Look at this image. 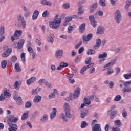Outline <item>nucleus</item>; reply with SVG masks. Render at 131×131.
I'll list each match as a JSON object with an SVG mask.
<instances>
[{
	"label": "nucleus",
	"mask_w": 131,
	"mask_h": 131,
	"mask_svg": "<svg viewBox=\"0 0 131 131\" xmlns=\"http://www.w3.org/2000/svg\"><path fill=\"white\" fill-rule=\"evenodd\" d=\"M122 111H123V113L122 114V115L123 117H124V118H126V117L127 116V112H126V111H125L124 108L123 109Z\"/></svg>",
	"instance_id": "49"
},
{
	"label": "nucleus",
	"mask_w": 131,
	"mask_h": 131,
	"mask_svg": "<svg viewBox=\"0 0 131 131\" xmlns=\"http://www.w3.org/2000/svg\"><path fill=\"white\" fill-rule=\"evenodd\" d=\"M20 57L21 58V61H22L23 63H24L26 61L25 53H22L21 55H20Z\"/></svg>",
	"instance_id": "50"
},
{
	"label": "nucleus",
	"mask_w": 131,
	"mask_h": 131,
	"mask_svg": "<svg viewBox=\"0 0 131 131\" xmlns=\"http://www.w3.org/2000/svg\"><path fill=\"white\" fill-rule=\"evenodd\" d=\"M64 111H70V107L69 106V104L68 103H65L64 104Z\"/></svg>",
	"instance_id": "37"
},
{
	"label": "nucleus",
	"mask_w": 131,
	"mask_h": 131,
	"mask_svg": "<svg viewBox=\"0 0 131 131\" xmlns=\"http://www.w3.org/2000/svg\"><path fill=\"white\" fill-rule=\"evenodd\" d=\"M66 115L64 114L60 115V117L65 122H68L69 119L68 118H71V114H70V111H65Z\"/></svg>",
	"instance_id": "4"
},
{
	"label": "nucleus",
	"mask_w": 131,
	"mask_h": 131,
	"mask_svg": "<svg viewBox=\"0 0 131 131\" xmlns=\"http://www.w3.org/2000/svg\"><path fill=\"white\" fill-rule=\"evenodd\" d=\"M86 69H87L86 67H85V66L83 67L80 70L81 74H82V75L84 73V71H85L86 70Z\"/></svg>",
	"instance_id": "56"
},
{
	"label": "nucleus",
	"mask_w": 131,
	"mask_h": 131,
	"mask_svg": "<svg viewBox=\"0 0 131 131\" xmlns=\"http://www.w3.org/2000/svg\"><path fill=\"white\" fill-rule=\"evenodd\" d=\"M17 60H18V58H17V57L15 55L12 56L11 57V60L12 63H16V61H17Z\"/></svg>",
	"instance_id": "52"
},
{
	"label": "nucleus",
	"mask_w": 131,
	"mask_h": 131,
	"mask_svg": "<svg viewBox=\"0 0 131 131\" xmlns=\"http://www.w3.org/2000/svg\"><path fill=\"white\" fill-rule=\"evenodd\" d=\"M31 106H32V104L30 101H27L25 104V108H26V109L30 108Z\"/></svg>",
	"instance_id": "41"
},
{
	"label": "nucleus",
	"mask_w": 131,
	"mask_h": 131,
	"mask_svg": "<svg viewBox=\"0 0 131 131\" xmlns=\"http://www.w3.org/2000/svg\"><path fill=\"white\" fill-rule=\"evenodd\" d=\"M45 85H46L47 88H49V89H52V84H51V83H49L48 81H46L45 83Z\"/></svg>",
	"instance_id": "58"
},
{
	"label": "nucleus",
	"mask_w": 131,
	"mask_h": 131,
	"mask_svg": "<svg viewBox=\"0 0 131 131\" xmlns=\"http://www.w3.org/2000/svg\"><path fill=\"white\" fill-rule=\"evenodd\" d=\"M57 115V110L56 108H53L52 112L50 113V119H54Z\"/></svg>",
	"instance_id": "17"
},
{
	"label": "nucleus",
	"mask_w": 131,
	"mask_h": 131,
	"mask_svg": "<svg viewBox=\"0 0 131 131\" xmlns=\"http://www.w3.org/2000/svg\"><path fill=\"white\" fill-rule=\"evenodd\" d=\"M47 81L45 79H41L38 81V83L40 85H42L43 84H46Z\"/></svg>",
	"instance_id": "35"
},
{
	"label": "nucleus",
	"mask_w": 131,
	"mask_h": 131,
	"mask_svg": "<svg viewBox=\"0 0 131 131\" xmlns=\"http://www.w3.org/2000/svg\"><path fill=\"white\" fill-rule=\"evenodd\" d=\"M114 123L115 125H117V126H120L121 125V121H120V120H117L114 121Z\"/></svg>",
	"instance_id": "44"
},
{
	"label": "nucleus",
	"mask_w": 131,
	"mask_h": 131,
	"mask_svg": "<svg viewBox=\"0 0 131 131\" xmlns=\"http://www.w3.org/2000/svg\"><path fill=\"white\" fill-rule=\"evenodd\" d=\"M85 126H88V123L85 121H83L81 123V128H84Z\"/></svg>",
	"instance_id": "43"
},
{
	"label": "nucleus",
	"mask_w": 131,
	"mask_h": 131,
	"mask_svg": "<svg viewBox=\"0 0 131 131\" xmlns=\"http://www.w3.org/2000/svg\"><path fill=\"white\" fill-rule=\"evenodd\" d=\"M117 60H118V57H115L114 60H111V62L105 64L103 67L104 68H106V67H109L110 66L115 65V64H116V62H117Z\"/></svg>",
	"instance_id": "10"
},
{
	"label": "nucleus",
	"mask_w": 131,
	"mask_h": 131,
	"mask_svg": "<svg viewBox=\"0 0 131 131\" xmlns=\"http://www.w3.org/2000/svg\"><path fill=\"white\" fill-rule=\"evenodd\" d=\"M122 92H123V93H130L131 88L130 87L125 88L122 90Z\"/></svg>",
	"instance_id": "34"
},
{
	"label": "nucleus",
	"mask_w": 131,
	"mask_h": 131,
	"mask_svg": "<svg viewBox=\"0 0 131 131\" xmlns=\"http://www.w3.org/2000/svg\"><path fill=\"white\" fill-rule=\"evenodd\" d=\"M105 0H99V5L102 7H106V3Z\"/></svg>",
	"instance_id": "46"
},
{
	"label": "nucleus",
	"mask_w": 131,
	"mask_h": 131,
	"mask_svg": "<svg viewBox=\"0 0 131 131\" xmlns=\"http://www.w3.org/2000/svg\"><path fill=\"white\" fill-rule=\"evenodd\" d=\"M122 83H123V85H124V86H125L126 88V87L128 86V85H130L131 80L128 81L126 82H123Z\"/></svg>",
	"instance_id": "47"
},
{
	"label": "nucleus",
	"mask_w": 131,
	"mask_h": 131,
	"mask_svg": "<svg viewBox=\"0 0 131 131\" xmlns=\"http://www.w3.org/2000/svg\"><path fill=\"white\" fill-rule=\"evenodd\" d=\"M102 43V40L100 39H96V45L93 47V50H97L99 49L101 46Z\"/></svg>",
	"instance_id": "13"
},
{
	"label": "nucleus",
	"mask_w": 131,
	"mask_h": 131,
	"mask_svg": "<svg viewBox=\"0 0 131 131\" xmlns=\"http://www.w3.org/2000/svg\"><path fill=\"white\" fill-rule=\"evenodd\" d=\"M14 68L15 69V72H21V70L20 66H19V63H16L14 66Z\"/></svg>",
	"instance_id": "26"
},
{
	"label": "nucleus",
	"mask_w": 131,
	"mask_h": 131,
	"mask_svg": "<svg viewBox=\"0 0 131 131\" xmlns=\"http://www.w3.org/2000/svg\"><path fill=\"white\" fill-rule=\"evenodd\" d=\"M47 41L50 43H53L54 38H53V37H52V36H49L48 37H47Z\"/></svg>",
	"instance_id": "36"
},
{
	"label": "nucleus",
	"mask_w": 131,
	"mask_h": 131,
	"mask_svg": "<svg viewBox=\"0 0 131 131\" xmlns=\"http://www.w3.org/2000/svg\"><path fill=\"white\" fill-rule=\"evenodd\" d=\"M121 100V96L117 95L115 97L114 99V101L115 102H118V101H120Z\"/></svg>",
	"instance_id": "48"
},
{
	"label": "nucleus",
	"mask_w": 131,
	"mask_h": 131,
	"mask_svg": "<svg viewBox=\"0 0 131 131\" xmlns=\"http://www.w3.org/2000/svg\"><path fill=\"white\" fill-rule=\"evenodd\" d=\"M16 104L17 105H21V104H22V98L21 97H18L16 99Z\"/></svg>",
	"instance_id": "32"
},
{
	"label": "nucleus",
	"mask_w": 131,
	"mask_h": 131,
	"mask_svg": "<svg viewBox=\"0 0 131 131\" xmlns=\"http://www.w3.org/2000/svg\"><path fill=\"white\" fill-rule=\"evenodd\" d=\"M35 79H36V78L35 77H31L30 79H28L27 80V83L28 85H30L31 83H33L35 81Z\"/></svg>",
	"instance_id": "22"
},
{
	"label": "nucleus",
	"mask_w": 131,
	"mask_h": 131,
	"mask_svg": "<svg viewBox=\"0 0 131 131\" xmlns=\"http://www.w3.org/2000/svg\"><path fill=\"white\" fill-rule=\"evenodd\" d=\"M129 6H131V0H128L126 2V5L125 6V10H128Z\"/></svg>",
	"instance_id": "31"
},
{
	"label": "nucleus",
	"mask_w": 131,
	"mask_h": 131,
	"mask_svg": "<svg viewBox=\"0 0 131 131\" xmlns=\"http://www.w3.org/2000/svg\"><path fill=\"white\" fill-rule=\"evenodd\" d=\"M21 23L22 25V28L24 29H25V28H26V21L25 20H24L23 21H21Z\"/></svg>",
	"instance_id": "63"
},
{
	"label": "nucleus",
	"mask_w": 131,
	"mask_h": 131,
	"mask_svg": "<svg viewBox=\"0 0 131 131\" xmlns=\"http://www.w3.org/2000/svg\"><path fill=\"white\" fill-rule=\"evenodd\" d=\"M28 118V112L24 113L21 116V120H26Z\"/></svg>",
	"instance_id": "29"
},
{
	"label": "nucleus",
	"mask_w": 131,
	"mask_h": 131,
	"mask_svg": "<svg viewBox=\"0 0 131 131\" xmlns=\"http://www.w3.org/2000/svg\"><path fill=\"white\" fill-rule=\"evenodd\" d=\"M7 65H8V62H7V60H3L1 62V67L3 69H5Z\"/></svg>",
	"instance_id": "28"
},
{
	"label": "nucleus",
	"mask_w": 131,
	"mask_h": 131,
	"mask_svg": "<svg viewBox=\"0 0 131 131\" xmlns=\"http://www.w3.org/2000/svg\"><path fill=\"white\" fill-rule=\"evenodd\" d=\"M8 120L10 122L8 123V125H9L10 127L8 128L9 131H18V125L16 123L18 120V118H15L14 115L9 116L8 118Z\"/></svg>",
	"instance_id": "1"
},
{
	"label": "nucleus",
	"mask_w": 131,
	"mask_h": 131,
	"mask_svg": "<svg viewBox=\"0 0 131 131\" xmlns=\"http://www.w3.org/2000/svg\"><path fill=\"white\" fill-rule=\"evenodd\" d=\"M30 16V12L29 11H25L24 13V17L27 18V17H29Z\"/></svg>",
	"instance_id": "62"
},
{
	"label": "nucleus",
	"mask_w": 131,
	"mask_h": 131,
	"mask_svg": "<svg viewBox=\"0 0 131 131\" xmlns=\"http://www.w3.org/2000/svg\"><path fill=\"white\" fill-rule=\"evenodd\" d=\"M87 55H94L96 54V51L94 49H88L86 52Z\"/></svg>",
	"instance_id": "27"
},
{
	"label": "nucleus",
	"mask_w": 131,
	"mask_h": 131,
	"mask_svg": "<svg viewBox=\"0 0 131 131\" xmlns=\"http://www.w3.org/2000/svg\"><path fill=\"white\" fill-rule=\"evenodd\" d=\"M82 39L83 43H86L87 41H90L89 38L85 35L83 36Z\"/></svg>",
	"instance_id": "42"
},
{
	"label": "nucleus",
	"mask_w": 131,
	"mask_h": 131,
	"mask_svg": "<svg viewBox=\"0 0 131 131\" xmlns=\"http://www.w3.org/2000/svg\"><path fill=\"white\" fill-rule=\"evenodd\" d=\"M92 131H102L101 125H100V124H95L92 127Z\"/></svg>",
	"instance_id": "14"
},
{
	"label": "nucleus",
	"mask_w": 131,
	"mask_h": 131,
	"mask_svg": "<svg viewBox=\"0 0 131 131\" xmlns=\"http://www.w3.org/2000/svg\"><path fill=\"white\" fill-rule=\"evenodd\" d=\"M14 88L15 90H19L20 89V85H19V81H16L14 83Z\"/></svg>",
	"instance_id": "39"
},
{
	"label": "nucleus",
	"mask_w": 131,
	"mask_h": 131,
	"mask_svg": "<svg viewBox=\"0 0 131 131\" xmlns=\"http://www.w3.org/2000/svg\"><path fill=\"white\" fill-rule=\"evenodd\" d=\"M49 15H50V13H49V11L46 10L44 11L42 14V17H44L45 18H47L49 16Z\"/></svg>",
	"instance_id": "40"
},
{
	"label": "nucleus",
	"mask_w": 131,
	"mask_h": 131,
	"mask_svg": "<svg viewBox=\"0 0 131 131\" xmlns=\"http://www.w3.org/2000/svg\"><path fill=\"white\" fill-rule=\"evenodd\" d=\"M62 7L64 8V9H69L70 8V5L68 3H65L62 5Z\"/></svg>",
	"instance_id": "57"
},
{
	"label": "nucleus",
	"mask_w": 131,
	"mask_h": 131,
	"mask_svg": "<svg viewBox=\"0 0 131 131\" xmlns=\"http://www.w3.org/2000/svg\"><path fill=\"white\" fill-rule=\"evenodd\" d=\"M105 33V28L103 27H99L97 28V34H104Z\"/></svg>",
	"instance_id": "18"
},
{
	"label": "nucleus",
	"mask_w": 131,
	"mask_h": 131,
	"mask_svg": "<svg viewBox=\"0 0 131 131\" xmlns=\"http://www.w3.org/2000/svg\"><path fill=\"white\" fill-rule=\"evenodd\" d=\"M38 114V111L34 112V113L32 115V119H35V118H36V116H37Z\"/></svg>",
	"instance_id": "53"
},
{
	"label": "nucleus",
	"mask_w": 131,
	"mask_h": 131,
	"mask_svg": "<svg viewBox=\"0 0 131 131\" xmlns=\"http://www.w3.org/2000/svg\"><path fill=\"white\" fill-rule=\"evenodd\" d=\"M68 33H71L73 31V26H71L68 28Z\"/></svg>",
	"instance_id": "59"
},
{
	"label": "nucleus",
	"mask_w": 131,
	"mask_h": 131,
	"mask_svg": "<svg viewBox=\"0 0 131 131\" xmlns=\"http://www.w3.org/2000/svg\"><path fill=\"white\" fill-rule=\"evenodd\" d=\"M78 15H83V14H84V10H82V6L81 5H79V7H78Z\"/></svg>",
	"instance_id": "24"
},
{
	"label": "nucleus",
	"mask_w": 131,
	"mask_h": 131,
	"mask_svg": "<svg viewBox=\"0 0 131 131\" xmlns=\"http://www.w3.org/2000/svg\"><path fill=\"white\" fill-rule=\"evenodd\" d=\"M55 56L57 59H61V58L63 57V50H59L57 51H56Z\"/></svg>",
	"instance_id": "16"
},
{
	"label": "nucleus",
	"mask_w": 131,
	"mask_h": 131,
	"mask_svg": "<svg viewBox=\"0 0 131 131\" xmlns=\"http://www.w3.org/2000/svg\"><path fill=\"white\" fill-rule=\"evenodd\" d=\"M5 99H6V97H5V95H4V94H1L0 102H3V101H5Z\"/></svg>",
	"instance_id": "61"
},
{
	"label": "nucleus",
	"mask_w": 131,
	"mask_h": 131,
	"mask_svg": "<svg viewBox=\"0 0 131 131\" xmlns=\"http://www.w3.org/2000/svg\"><path fill=\"white\" fill-rule=\"evenodd\" d=\"M65 21H66V22H70V21H72V17L69 16V17H66Z\"/></svg>",
	"instance_id": "60"
},
{
	"label": "nucleus",
	"mask_w": 131,
	"mask_h": 131,
	"mask_svg": "<svg viewBox=\"0 0 131 131\" xmlns=\"http://www.w3.org/2000/svg\"><path fill=\"white\" fill-rule=\"evenodd\" d=\"M108 55L107 54V52H104L103 54H100L98 55V59H103V61L105 60V58H107Z\"/></svg>",
	"instance_id": "23"
},
{
	"label": "nucleus",
	"mask_w": 131,
	"mask_h": 131,
	"mask_svg": "<svg viewBox=\"0 0 131 131\" xmlns=\"http://www.w3.org/2000/svg\"><path fill=\"white\" fill-rule=\"evenodd\" d=\"M39 15V11L35 10L32 15V20H36L38 15Z\"/></svg>",
	"instance_id": "21"
},
{
	"label": "nucleus",
	"mask_w": 131,
	"mask_h": 131,
	"mask_svg": "<svg viewBox=\"0 0 131 131\" xmlns=\"http://www.w3.org/2000/svg\"><path fill=\"white\" fill-rule=\"evenodd\" d=\"M89 19L90 20L91 24L93 27L96 28V27H97V22L95 20V16L94 15H90L89 17Z\"/></svg>",
	"instance_id": "8"
},
{
	"label": "nucleus",
	"mask_w": 131,
	"mask_h": 131,
	"mask_svg": "<svg viewBox=\"0 0 131 131\" xmlns=\"http://www.w3.org/2000/svg\"><path fill=\"white\" fill-rule=\"evenodd\" d=\"M56 94H58V91L57 89H54L53 92L51 93L50 95H49V99H53L56 97Z\"/></svg>",
	"instance_id": "19"
},
{
	"label": "nucleus",
	"mask_w": 131,
	"mask_h": 131,
	"mask_svg": "<svg viewBox=\"0 0 131 131\" xmlns=\"http://www.w3.org/2000/svg\"><path fill=\"white\" fill-rule=\"evenodd\" d=\"M17 20L19 22H23V21H25L24 17L21 15L17 16Z\"/></svg>",
	"instance_id": "45"
},
{
	"label": "nucleus",
	"mask_w": 131,
	"mask_h": 131,
	"mask_svg": "<svg viewBox=\"0 0 131 131\" xmlns=\"http://www.w3.org/2000/svg\"><path fill=\"white\" fill-rule=\"evenodd\" d=\"M83 103H82L81 106L80 107V109H82L83 107L85 106H89V105H91V100L86 98H84L83 99Z\"/></svg>",
	"instance_id": "9"
},
{
	"label": "nucleus",
	"mask_w": 131,
	"mask_h": 131,
	"mask_svg": "<svg viewBox=\"0 0 131 131\" xmlns=\"http://www.w3.org/2000/svg\"><path fill=\"white\" fill-rule=\"evenodd\" d=\"M114 20L117 24L121 23V21H122V15H121L120 10L118 9L116 11L114 14Z\"/></svg>",
	"instance_id": "3"
},
{
	"label": "nucleus",
	"mask_w": 131,
	"mask_h": 131,
	"mask_svg": "<svg viewBox=\"0 0 131 131\" xmlns=\"http://www.w3.org/2000/svg\"><path fill=\"white\" fill-rule=\"evenodd\" d=\"M25 41L24 40V39L20 40L18 42V43L14 42L12 45V47H13L15 49H18V50H20L21 48H23Z\"/></svg>",
	"instance_id": "5"
},
{
	"label": "nucleus",
	"mask_w": 131,
	"mask_h": 131,
	"mask_svg": "<svg viewBox=\"0 0 131 131\" xmlns=\"http://www.w3.org/2000/svg\"><path fill=\"white\" fill-rule=\"evenodd\" d=\"M48 120V116L47 115H43L42 118L40 119L41 122H46Z\"/></svg>",
	"instance_id": "33"
},
{
	"label": "nucleus",
	"mask_w": 131,
	"mask_h": 131,
	"mask_svg": "<svg viewBox=\"0 0 131 131\" xmlns=\"http://www.w3.org/2000/svg\"><path fill=\"white\" fill-rule=\"evenodd\" d=\"M41 101V96L37 95L34 97L33 101L34 103H39Z\"/></svg>",
	"instance_id": "25"
},
{
	"label": "nucleus",
	"mask_w": 131,
	"mask_h": 131,
	"mask_svg": "<svg viewBox=\"0 0 131 131\" xmlns=\"http://www.w3.org/2000/svg\"><path fill=\"white\" fill-rule=\"evenodd\" d=\"M78 30L80 33H83L85 31V23H83L79 26Z\"/></svg>",
	"instance_id": "15"
},
{
	"label": "nucleus",
	"mask_w": 131,
	"mask_h": 131,
	"mask_svg": "<svg viewBox=\"0 0 131 131\" xmlns=\"http://www.w3.org/2000/svg\"><path fill=\"white\" fill-rule=\"evenodd\" d=\"M110 112L111 113L110 118L111 120L114 119L115 117H116V114L117 113V112L116 111V110L112 111V110H110V111H108V114H109Z\"/></svg>",
	"instance_id": "12"
},
{
	"label": "nucleus",
	"mask_w": 131,
	"mask_h": 131,
	"mask_svg": "<svg viewBox=\"0 0 131 131\" xmlns=\"http://www.w3.org/2000/svg\"><path fill=\"white\" fill-rule=\"evenodd\" d=\"M5 34V27L4 26L0 27V36H4Z\"/></svg>",
	"instance_id": "30"
},
{
	"label": "nucleus",
	"mask_w": 131,
	"mask_h": 131,
	"mask_svg": "<svg viewBox=\"0 0 131 131\" xmlns=\"http://www.w3.org/2000/svg\"><path fill=\"white\" fill-rule=\"evenodd\" d=\"M11 52H12V50H7L3 54H2V57L3 58H7V57H9L10 55H11Z\"/></svg>",
	"instance_id": "20"
},
{
	"label": "nucleus",
	"mask_w": 131,
	"mask_h": 131,
	"mask_svg": "<svg viewBox=\"0 0 131 131\" xmlns=\"http://www.w3.org/2000/svg\"><path fill=\"white\" fill-rule=\"evenodd\" d=\"M58 17H59V15L57 14L54 18V21L49 22L50 28L58 29L60 27V24L62 22V18H58Z\"/></svg>",
	"instance_id": "2"
},
{
	"label": "nucleus",
	"mask_w": 131,
	"mask_h": 131,
	"mask_svg": "<svg viewBox=\"0 0 131 131\" xmlns=\"http://www.w3.org/2000/svg\"><path fill=\"white\" fill-rule=\"evenodd\" d=\"M112 130L113 131H120V128H118V127H112Z\"/></svg>",
	"instance_id": "64"
},
{
	"label": "nucleus",
	"mask_w": 131,
	"mask_h": 131,
	"mask_svg": "<svg viewBox=\"0 0 131 131\" xmlns=\"http://www.w3.org/2000/svg\"><path fill=\"white\" fill-rule=\"evenodd\" d=\"M3 95L6 98H10V97H11V93L8 92L7 90L4 92Z\"/></svg>",
	"instance_id": "38"
},
{
	"label": "nucleus",
	"mask_w": 131,
	"mask_h": 131,
	"mask_svg": "<svg viewBox=\"0 0 131 131\" xmlns=\"http://www.w3.org/2000/svg\"><path fill=\"white\" fill-rule=\"evenodd\" d=\"M123 76L125 79H129V78H131L129 73L125 74L123 75Z\"/></svg>",
	"instance_id": "51"
},
{
	"label": "nucleus",
	"mask_w": 131,
	"mask_h": 131,
	"mask_svg": "<svg viewBox=\"0 0 131 131\" xmlns=\"http://www.w3.org/2000/svg\"><path fill=\"white\" fill-rule=\"evenodd\" d=\"M80 94V88H77L76 90L74 91V93L73 94V97L74 99H77L78 96Z\"/></svg>",
	"instance_id": "11"
},
{
	"label": "nucleus",
	"mask_w": 131,
	"mask_h": 131,
	"mask_svg": "<svg viewBox=\"0 0 131 131\" xmlns=\"http://www.w3.org/2000/svg\"><path fill=\"white\" fill-rule=\"evenodd\" d=\"M97 8H98V3L95 2L93 3L89 8V12L90 14L95 13V11H96Z\"/></svg>",
	"instance_id": "7"
},
{
	"label": "nucleus",
	"mask_w": 131,
	"mask_h": 131,
	"mask_svg": "<svg viewBox=\"0 0 131 131\" xmlns=\"http://www.w3.org/2000/svg\"><path fill=\"white\" fill-rule=\"evenodd\" d=\"M86 115H88V113L82 112L80 114L81 118H84L86 116Z\"/></svg>",
	"instance_id": "54"
},
{
	"label": "nucleus",
	"mask_w": 131,
	"mask_h": 131,
	"mask_svg": "<svg viewBox=\"0 0 131 131\" xmlns=\"http://www.w3.org/2000/svg\"><path fill=\"white\" fill-rule=\"evenodd\" d=\"M22 33H23V32L22 30H15L13 35L11 36V40L12 42H14V41L15 40V38L14 37H19V36H21L22 35Z\"/></svg>",
	"instance_id": "6"
},
{
	"label": "nucleus",
	"mask_w": 131,
	"mask_h": 131,
	"mask_svg": "<svg viewBox=\"0 0 131 131\" xmlns=\"http://www.w3.org/2000/svg\"><path fill=\"white\" fill-rule=\"evenodd\" d=\"M60 66L61 68H65V67L68 66V64L67 63L61 62L60 63Z\"/></svg>",
	"instance_id": "55"
}]
</instances>
